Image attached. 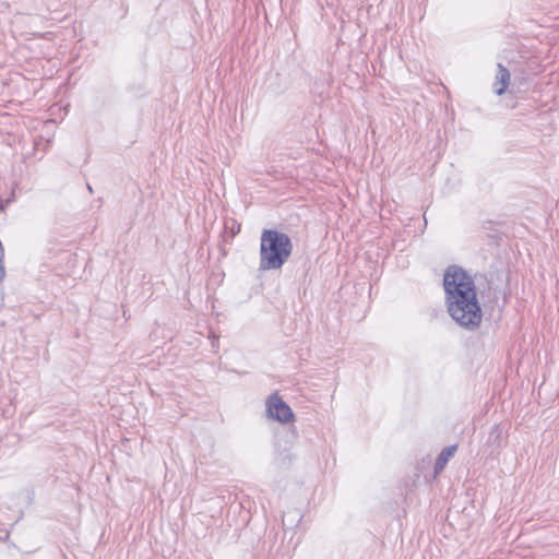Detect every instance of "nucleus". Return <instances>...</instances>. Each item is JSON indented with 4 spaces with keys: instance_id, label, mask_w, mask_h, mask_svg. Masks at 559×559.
<instances>
[{
    "instance_id": "nucleus-3",
    "label": "nucleus",
    "mask_w": 559,
    "mask_h": 559,
    "mask_svg": "<svg viewBox=\"0 0 559 559\" xmlns=\"http://www.w3.org/2000/svg\"><path fill=\"white\" fill-rule=\"evenodd\" d=\"M266 413L272 419L282 424L294 421V413L278 394H272L266 400Z\"/></svg>"
},
{
    "instance_id": "nucleus-1",
    "label": "nucleus",
    "mask_w": 559,
    "mask_h": 559,
    "mask_svg": "<svg viewBox=\"0 0 559 559\" xmlns=\"http://www.w3.org/2000/svg\"><path fill=\"white\" fill-rule=\"evenodd\" d=\"M443 286L451 318L465 329L477 328L481 322V309L473 278L462 269L451 266L444 274Z\"/></svg>"
},
{
    "instance_id": "nucleus-2",
    "label": "nucleus",
    "mask_w": 559,
    "mask_h": 559,
    "mask_svg": "<svg viewBox=\"0 0 559 559\" xmlns=\"http://www.w3.org/2000/svg\"><path fill=\"white\" fill-rule=\"evenodd\" d=\"M292 250L293 245L286 234L272 229L263 230L260 245V269H281L290 257Z\"/></svg>"
},
{
    "instance_id": "nucleus-4",
    "label": "nucleus",
    "mask_w": 559,
    "mask_h": 559,
    "mask_svg": "<svg viewBox=\"0 0 559 559\" xmlns=\"http://www.w3.org/2000/svg\"><path fill=\"white\" fill-rule=\"evenodd\" d=\"M511 81V74L509 70L501 63H498L497 74L492 83L493 91L497 95L501 96L506 93Z\"/></svg>"
},
{
    "instance_id": "nucleus-5",
    "label": "nucleus",
    "mask_w": 559,
    "mask_h": 559,
    "mask_svg": "<svg viewBox=\"0 0 559 559\" xmlns=\"http://www.w3.org/2000/svg\"><path fill=\"white\" fill-rule=\"evenodd\" d=\"M455 451H456L455 445H451V447H448L442 450V452L439 454L436 465H435L436 474H439L440 472L443 471L448 461L454 455Z\"/></svg>"
}]
</instances>
